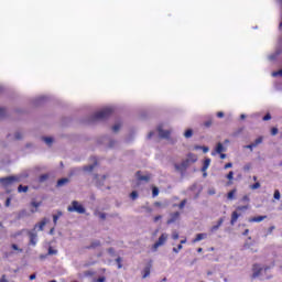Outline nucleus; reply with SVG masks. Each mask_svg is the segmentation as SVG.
<instances>
[{
    "label": "nucleus",
    "instance_id": "obj_1",
    "mask_svg": "<svg viewBox=\"0 0 282 282\" xmlns=\"http://www.w3.org/2000/svg\"><path fill=\"white\" fill-rule=\"evenodd\" d=\"M113 113V108H105L100 111H97L91 117L93 122H96L98 120H107L111 115Z\"/></svg>",
    "mask_w": 282,
    "mask_h": 282
},
{
    "label": "nucleus",
    "instance_id": "obj_2",
    "mask_svg": "<svg viewBox=\"0 0 282 282\" xmlns=\"http://www.w3.org/2000/svg\"><path fill=\"white\" fill-rule=\"evenodd\" d=\"M246 210H250V205L238 206L236 210L232 212L230 220L231 226H235V224H237V220L239 219V217H241L240 213H246Z\"/></svg>",
    "mask_w": 282,
    "mask_h": 282
},
{
    "label": "nucleus",
    "instance_id": "obj_3",
    "mask_svg": "<svg viewBox=\"0 0 282 282\" xmlns=\"http://www.w3.org/2000/svg\"><path fill=\"white\" fill-rule=\"evenodd\" d=\"M68 213H78V215H85L86 209L78 200H73L72 205L67 207Z\"/></svg>",
    "mask_w": 282,
    "mask_h": 282
},
{
    "label": "nucleus",
    "instance_id": "obj_4",
    "mask_svg": "<svg viewBox=\"0 0 282 282\" xmlns=\"http://www.w3.org/2000/svg\"><path fill=\"white\" fill-rule=\"evenodd\" d=\"M0 182L2 183V186L4 188H9V186H12L13 184H17V182H19V177L17 176L2 177L0 178Z\"/></svg>",
    "mask_w": 282,
    "mask_h": 282
},
{
    "label": "nucleus",
    "instance_id": "obj_5",
    "mask_svg": "<svg viewBox=\"0 0 282 282\" xmlns=\"http://www.w3.org/2000/svg\"><path fill=\"white\" fill-rule=\"evenodd\" d=\"M167 239H169V234H162L159 237V240L152 247L154 252L160 248V246H164V243H166Z\"/></svg>",
    "mask_w": 282,
    "mask_h": 282
},
{
    "label": "nucleus",
    "instance_id": "obj_6",
    "mask_svg": "<svg viewBox=\"0 0 282 282\" xmlns=\"http://www.w3.org/2000/svg\"><path fill=\"white\" fill-rule=\"evenodd\" d=\"M252 279H258V276H261V272H263V268L259 263H254L252 265Z\"/></svg>",
    "mask_w": 282,
    "mask_h": 282
},
{
    "label": "nucleus",
    "instance_id": "obj_7",
    "mask_svg": "<svg viewBox=\"0 0 282 282\" xmlns=\"http://www.w3.org/2000/svg\"><path fill=\"white\" fill-rule=\"evenodd\" d=\"M188 166H191V162L187 159H185L184 161H182L181 164H175L174 169L176 171H181L182 172V171H186Z\"/></svg>",
    "mask_w": 282,
    "mask_h": 282
},
{
    "label": "nucleus",
    "instance_id": "obj_8",
    "mask_svg": "<svg viewBox=\"0 0 282 282\" xmlns=\"http://www.w3.org/2000/svg\"><path fill=\"white\" fill-rule=\"evenodd\" d=\"M263 219H268V216H256V217L249 218V223L250 224H261V221H263Z\"/></svg>",
    "mask_w": 282,
    "mask_h": 282
},
{
    "label": "nucleus",
    "instance_id": "obj_9",
    "mask_svg": "<svg viewBox=\"0 0 282 282\" xmlns=\"http://www.w3.org/2000/svg\"><path fill=\"white\" fill-rule=\"evenodd\" d=\"M137 177L139 182H150L151 181V175H142L140 171L137 172Z\"/></svg>",
    "mask_w": 282,
    "mask_h": 282
},
{
    "label": "nucleus",
    "instance_id": "obj_10",
    "mask_svg": "<svg viewBox=\"0 0 282 282\" xmlns=\"http://www.w3.org/2000/svg\"><path fill=\"white\" fill-rule=\"evenodd\" d=\"M158 132H159L160 138H165V139L171 138V130H163V129L159 128Z\"/></svg>",
    "mask_w": 282,
    "mask_h": 282
},
{
    "label": "nucleus",
    "instance_id": "obj_11",
    "mask_svg": "<svg viewBox=\"0 0 282 282\" xmlns=\"http://www.w3.org/2000/svg\"><path fill=\"white\" fill-rule=\"evenodd\" d=\"M208 166H210V159H205L204 163H203V167H202L204 177H206V175H207L206 171H208Z\"/></svg>",
    "mask_w": 282,
    "mask_h": 282
},
{
    "label": "nucleus",
    "instance_id": "obj_12",
    "mask_svg": "<svg viewBox=\"0 0 282 282\" xmlns=\"http://www.w3.org/2000/svg\"><path fill=\"white\" fill-rule=\"evenodd\" d=\"M180 219V212H175L171 215V218L167 220V224H175Z\"/></svg>",
    "mask_w": 282,
    "mask_h": 282
},
{
    "label": "nucleus",
    "instance_id": "obj_13",
    "mask_svg": "<svg viewBox=\"0 0 282 282\" xmlns=\"http://www.w3.org/2000/svg\"><path fill=\"white\" fill-rule=\"evenodd\" d=\"M47 225V218H43L39 224L34 226V228H39V230H44Z\"/></svg>",
    "mask_w": 282,
    "mask_h": 282
},
{
    "label": "nucleus",
    "instance_id": "obj_14",
    "mask_svg": "<svg viewBox=\"0 0 282 282\" xmlns=\"http://www.w3.org/2000/svg\"><path fill=\"white\" fill-rule=\"evenodd\" d=\"M25 217H30V214L26 209H22L18 213L17 219H25Z\"/></svg>",
    "mask_w": 282,
    "mask_h": 282
},
{
    "label": "nucleus",
    "instance_id": "obj_15",
    "mask_svg": "<svg viewBox=\"0 0 282 282\" xmlns=\"http://www.w3.org/2000/svg\"><path fill=\"white\" fill-rule=\"evenodd\" d=\"M208 237L207 234H197L195 239L193 240V243H197L198 241H202L203 239H206Z\"/></svg>",
    "mask_w": 282,
    "mask_h": 282
},
{
    "label": "nucleus",
    "instance_id": "obj_16",
    "mask_svg": "<svg viewBox=\"0 0 282 282\" xmlns=\"http://www.w3.org/2000/svg\"><path fill=\"white\" fill-rule=\"evenodd\" d=\"M29 237H30V243H31V246H36V238H37V235L34 234V232H29Z\"/></svg>",
    "mask_w": 282,
    "mask_h": 282
},
{
    "label": "nucleus",
    "instance_id": "obj_17",
    "mask_svg": "<svg viewBox=\"0 0 282 282\" xmlns=\"http://www.w3.org/2000/svg\"><path fill=\"white\" fill-rule=\"evenodd\" d=\"M223 224H224V218H219L217 225L213 226V227L210 228V231H212V232H216V230H219V227H220Z\"/></svg>",
    "mask_w": 282,
    "mask_h": 282
},
{
    "label": "nucleus",
    "instance_id": "obj_18",
    "mask_svg": "<svg viewBox=\"0 0 282 282\" xmlns=\"http://www.w3.org/2000/svg\"><path fill=\"white\" fill-rule=\"evenodd\" d=\"M187 160H188L189 164H195V162H197V156H196V154L188 153Z\"/></svg>",
    "mask_w": 282,
    "mask_h": 282
},
{
    "label": "nucleus",
    "instance_id": "obj_19",
    "mask_svg": "<svg viewBox=\"0 0 282 282\" xmlns=\"http://www.w3.org/2000/svg\"><path fill=\"white\" fill-rule=\"evenodd\" d=\"M61 217H63V212H61V210H58L56 215H53L54 226H56V224H58V219H61Z\"/></svg>",
    "mask_w": 282,
    "mask_h": 282
},
{
    "label": "nucleus",
    "instance_id": "obj_20",
    "mask_svg": "<svg viewBox=\"0 0 282 282\" xmlns=\"http://www.w3.org/2000/svg\"><path fill=\"white\" fill-rule=\"evenodd\" d=\"M42 204H43L42 202H34V200L31 202V206H33V208H35V209H31V213H36L37 212L36 208L41 207Z\"/></svg>",
    "mask_w": 282,
    "mask_h": 282
},
{
    "label": "nucleus",
    "instance_id": "obj_21",
    "mask_svg": "<svg viewBox=\"0 0 282 282\" xmlns=\"http://www.w3.org/2000/svg\"><path fill=\"white\" fill-rule=\"evenodd\" d=\"M100 246V240H95L90 243V246L87 247L88 250H91V249H96V248H99Z\"/></svg>",
    "mask_w": 282,
    "mask_h": 282
},
{
    "label": "nucleus",
    "instance_id": "obj_22",
    "mask_svg": "<svg viewBox=\"0 0 282 282\" xmlns=\"http://www.w3.org/2000/svg\"><path fill=\"white\" fill-rule=\"evenodd\" d=\"M151 274V265H148L143 269V279H147V276H149Z\"/></svg>",
    "mask_w": 282,
    "mask_h": 282
},
{
    "label": "nucleus",
    "instance_id": "obj_23",
    "mask_svg": "<svg viewBox=\"0 0 282 282\" xmlns=\"http://www.w3.org/2000/svg\"><path fill=\"white\" fill-rule=\"evenodd\" d=\"M69 182V178H59L57 181V187L65 186Z\"/></svg>",
    "mask_w": 282,
    "mask_h": 282
},
{
    "label": "nucleus",
    "instance_id": "obj_24",
    "mask_svg": "<svg viewBox=\"0 0 282 282\" xmlns=\"http://www.w3.org/2000/svg\"><path fill=\"white\" fill-rule=\"evenodd\" d=\"M47 180H50V174H42V175H40V177H39V182H40L41 184H43V182H47Z\"/></svg>",
    "mask_w": 282,
    "mask_h": 282
},
{
    "label": "nucleus",
    "instance_id": "obj_25",
    "mask_svg": "<svg viewBox=\"0 0 282 282\" xmlns=\"http://www.w3.org/2000/svg\"><path fill=\"white\" fill-rule=\"evenodd\" d=\"M263 143V137H259L258 139L254 140L253 148L256 149V147H259V144Z\"/></svg>",
    "mask_w": 282,
    "mask_h": 282
},
{
    "label": "nucleus",
    "instance_id": "obj_26",
    "mask_svg": "<svg viewBox=\"0 0 282 282\" xmlns=\"http://www.w3.org/2000/svg\"><path fill=\"white\" fill-rule=\"evenodd\" d=\"M234 177H235V172L230 171V172L227 174V180H229L228 185L232 184Z\"/></svg>",
    "mask_w": 282,
    "mask_h": 282
},
{
    "label": "nucleus",
    "instance_id": "obj_27",
    "mask_svg": "<svg viewBox=\"0 0 282 282\" xmlns=\"http://www.w3.org/2000/svg\"><path fill=\"white\" fill-rule=\"evenodd\" d=\"M236 193H237V189H231V191L227 194V199H235Z\"/></svg>",
    "mask_w": 282,
    "mask_h": 282
},
{
    "label": "nucleus",
    "instance_id": "obj_28",
    "mask_svg": "<svg viewBox=\"0 0 282 282\" xmlns=\"http://www.w3.org/2000/svg\"><path fill=\"white\" fill-rule=\"evenodd\" d=\"M29 188H30L29 186L19 185L18 192L28 193Z\"/></svg>",
    "mask_w": 282,
    "mask_h": 282
},
{
    "label": "nucleus",
    "instance_id": "obj_29",
    "mask_svg": "<svg viewBox=\"0 0 282 282\" xmlns=\"http://www.w3.org/2000/svg\"><path fill=\"white\" fill-rule=\"evenodd\" d=\"M187 199H183L178 205H174L177 206V208H180V210H183V208L186 206L187 204Z\"/></svg>",
    "mask_w": 282,
    "mask_h": 282
},
{
    "label": "nucleus",
    "instance_id": "obj_30",
    "mask_svg": "<svg viewBox=\"0 0 282 282\" xmlns=\"http://www.w3.org/2000/svg\"><path fill=\"white\" fill-rule=\"evenodd\" d=\"M216 153H224V144L218 143L216 147Z\"/></svg>",
    "mask_w": 282,
    "mask_h": 282
},
{
    "label": "nucleus",
    "instance_id": "obj_31",
    "mask_svg": "<svg viewBox=\"0 0 282 282\" xmlns=\"http://www.w3.org/2000/svg\"><path fill=\"white\" fill-rule=\"evenodd\" d=\"M43 141L46 143V144H52V142H54V139L52 137H44L43 138Z\"/></svg>",
    "mask_w": 282,
    "mask_h": 282
},
{
    "label": "nucleus",
    "instance_id": "obj_32",
    "mask_svg": "<svg viewBox=\"0 0 282 282\" xmlns=\"http://www.w3.org/2000/svg\"><path fill=\"white\" fill-rule=\"evenodd\" d=\"M160 195V189L158 187L152 188V197H158Z\"/></svg>",
    "mask_w": 282,
    "mask_h": 282
},
{
    "label": "nucleus",
    "instance_id": "obj_33",
    "mask_svg": "<svg viewBox=\"0 0 282 282\" xmlns=\"http://www.w3.org/2000/svg\"><path fill=\"white\" fill-rule=\"evenodd\" d=\"M184 138H187V139L193 138V130H191V129L186 130L184 133Z\"/></svg>",
    "mask_w": 282,
    "mask_h": 282
},
{
    "label": "nucleus",
    "instance_id": "obj_34",
    "mask_svg": "<svg viewBox=\"0 0 282 282\" xmlns=\"http://www.w3.org/2000/svg\"><path fill=\"white\" fill-rule=\"evenodd\" d=\"M116 263H117V265H118V270L122 269V258L118 257V258L116 259Z\"/></svg>",
    "mask_w": 282,
    "mask_h": 282
},
{
    "label": "nucleus",
    "instance_id": "obj_35",
    "mask_svg": "<svg viewBox=\"0 0 282 282\" xmlns=\"http://www.w3.org/2000/svg\"><path fill=\"white\" fill-rule=\"evenodd\" d=\"M251 191H257V188H261V183L256 182L253 185L250 186Z\"/></svg>",
    "mask_w": 282,
    "mask_h": 282
},
{
    "label": "nucleus",
    "instance_id": "obj_36",
    "mask_svg": "<svg viewBox=\"0 0 282 282\" xmlns=\"http://www.w3.org/2000/svg\"><path fill=\"white\" fill-rule=\"evenodd\" d=\"M273 197H274V199H281V192L279 189H275Z\"/></svg>",
    "mask_w": 282,
    "mask_h": 282
},
{
    "label": "nucleus",
    "instance_id": "obj_37",
    "mask_svg": "<svg viewBox=\"0 0 282 282\" xmlns=\"http://www.w3.org/2000/svg\"><path fill=\"white\" fill-rule=\"evenodd\" d=\"M48 254H50V256H52V254H58V250H56V249L50 247V248H48Z\"/></svg>",
    "mask_w": 282,
    "mask_h": 282
},
{
    "label": "nucleus",
    "instance_id": "obj_38",
    "mask_svg": "<svg viewBox=\"0 0 282 282\" xmlns=\"http://www.w3.org/2000/svg\"><path fill=\"white\" fill-rule=\"evenodd\" d=\"M12 250H15L17 252H23V249L19 248L18 245H11Z\"/></svg>",
    "mask_w": 282,
    "mask_h": 282
},
{
    "label": "nucleus",
    "instance_id": "obj_39",
    "mask_svg": "<svg viewBox=\"0 0 282 282\" xmlns=\"http://www.w3.org/2000/svg\"><path fill=\"white\" fill-rule=\"evenodd\" d=\"M120 123H117V124H115L113 127H112V131L115 132V133H118L119 131H120Z\"/></svg>",
    "mask_w": 282,
    "mask_h": 282
},
{
    "label": "nucleus",
    "instance_id": "obj_40",
    "mask_svg": "<svg viewBox=\"0 0 282 282\" xmlns=\"http://www.w3.org/2000/svg\"><path fill=\"white\" fill-rule=\"evenodd\" d=\"M172 239H174V241H177V239H180V234L177 231H173Z\"/></svg>",
    "mask_w": 282,
    "mask_h": 282
},
{
    "label": "nucleus",
    "instance_id": "obj_41",
    "mask_svg": "<svg viewBox=\"0 0 282 282\" xmlns=\"http://www.w3.org/2000/svg\"><path fill=\"white\" fill-rule=\"evenodd\" d=\"M130 197L135 200L138 199V193L135 191H133L132 193H130Z\"/></svg>",
    "mask_w": 282,
    "mask_h": 282
},
{
    "label": "nucleus",
    "instance_id": "obj_42",
    "mask_svg": "<svg viewBox=\"0 0 282 282\" xmlns=\"http://www.w3.org/2000/svg\"><path fill=\"white\" fill-rule=\"evenodd\" d=\"M14 138L15 140H23V134L21 132H17Z\"/></svg>",
    "mask_w": 282,
    "mask_h": 282
},
{
    "label": "nucleus",
    "instance_id": "obj_43",
    "mask_svg": "<svg viewBox=\"0 0 282 282\" xmlns=\"http://www.w3.org/2000/svg\"><path fill=\"white\" fill-rule=\"evenodd\" d=\"M94 169H96V163L93 164V165L86 166V167H85V171L91 172V171H94Z\"/></svg>",
    "mask_w": 282,
    "mask_h": 282
},
{
    "label": "nucleus",
    "instance_id": "obj_44",
    "mask_svg": "<svg viewBox=\"0 0 282 282\" xmlns=\"http://www.w3.org/2000/svg\"><path fill=\"white\" fill-rule=\"evenodd\" d=\"M262 120H264V122H267L268 120H272V115L267 113V115L262 118Z\"/></svg>",
    "mask_w": 282,
    "mask_h": 282
},
{
    "label": "nucleus",
    "instance_id": "obj_45",
    "mask_svg": "<svg viewBox=\"0 0 282 282\" xmlns=\"http://www.w3.org/2000/svg\"><path fill=\"white\" fill-rule=\"evenodd\" d=\"M276 133H279V128H272L271 135H276Z\"/></svg>",
    "mask_w": 282,
    "mask_h": 282
},
{
    "label": "nucleus",
    "instance_id": "obj_46",
    "mask_svg": "<svg viewBox=\"0 0 282 282\" xmlns=\"http://www.w3.org/2000/svg\"><path fill=\"white\" fill-rule=\"evenodd\" d=\"M184 247L182 245H178L177 248H173V252H180Z\"/></svg>",
    "mask_w": 282,
    "mask_h": 282
},
{
    "label": "nucleus",
    "instance_id": "obj_47",
    "mask_svg": "<svg viewBox=\"0 0 282 282\" xmlns=\"http://www.w3.org/2000/svg\"><path fill=\"white\" fill-rule=\"evenodd\" d=\"M6 117V108H0V118Z\"/></svg>",
    "mask_w": 282,
    "mask_h": 282
},
{
    "label": "nucleus",
    "instance_id": "obj_48",
    "mask_svg": "<svg viewBox=\"0 0 282 282\" xmlns=\"http://www.w3.org/2000/svg\"><path fill=\"white\" fill-rule=\"evenodd\" d=\"M160 219H162V215L155 216L153 219L154 224H158V221H160Z\"/></svg>",
    "mask_w": 282,
    "mask_h": 282
},
{
    "label": "nucleus",
    "instance_id": "obj_49",
    "mask_svg": "<svg viewBox=\"0 0 282 282\" xmlns=\"http://www.w3.org/2000/svg\"><path fill=\"white\" fill-rule=\"evenodd\" d=\"M272 76H282V69L272 73Z\"/></svg>",
    "mask_w": 282,
    "mask_h": 282
},
{
    "label": "nucleus",
    "instance_id": "obj_50",
    "mask_svg": "<svg viewBox=\"0 0 282 282\" xmlns=\"http://www.w3.org/2000/svg\"><path fill=\"white\" fill-rule=\"evenodd\" d=\"M98 215H99V217H100L101 219H107V214H105V213H99Z\"/></svg>",
    "mask_w": 282,
    "mask_h": 282
},
{
    "label": "nucleus",
    "instance_id": "obj_51",
    "mask_svg": "<svg viewBox=\"0 0 282 282\" xmlns=\"http://www.w3.org/2000/svg\"><path fill=\"white\" fill-rule=\"evenodd\" d=\"M245 149H249L250 151H252L254 149V145L251 143L246 145Z\"/></svg>",
    "mask_w": 282,
    "mask_h": 282
},
{
    "label": "nucleus",
    "instance_id": "obj_52",
    "mask_svg": "<svg viewBox=\"0 0 282 282\" xmlns=\"http://www.w3.org/2000/svg\"><path fill=\"white\" fill-rule=\"evenodd\" d=\"M0 282H9V281H8V278H6V274H3V275L1 276Z\"/></svg>",
    "mask_w": 282,
    "mask_h": 282
},
{
    "label": "nucleus",
    "instance_id": "obj_53",
    "mask_svg": "<svg viewBox=\"0 0 282 282\" xmlns=\"http://www.w3.org/2000/svg\"><path fill=\"white\" fill-rule=\"evenodd\" d=\"M225 169H232V163L225 164Z\"/></svg>",
    "mask_w": 282,
    "mask_h": 282
},
{
    "label": "nucleus",
    "instance_id": "obj_54",
    "mask_svg": "<svg viewBox=\"0 0 282 282\" xmlns=\"http://www.w3.org/2000/svg\"><path fill=\"white\" fill-rule=\"evenodd\" d=\"M273 230H274V226H271V227L269 228V230H268L269 235H272Z\"/></svg>",
    "mask_w": 282,
    "mask_h": 282
},
{
    "label": "nucleus",
    "instance_id": "obj_55",
    "mask_svg": "<svg viewBox=\"0 0 282 282\" xmlns=\"http://www.w3.org/2000/svg\"><path fill=\"white\" fill-rule=\"evenodd\" d=\"M217 118H224V112L221 111L217 112Z\"/></svg>",
    "mask_w": 282,
    "mask_h": 282
},
{
    "label": "nucleus",
    "instance_id": "obj_56",
    "mask_svg": "<svg viewBox=\"0 0 282 282\" xmlns=\"http://www.w3.org/2000/svg\"><path fill=\"white\" fill-rule=\"evenodd\" d=\"M34 279H36V274L33 273L30 275V281H34Z\"/></svg>",
    "mask_w": 282,
    "mask_h": 282
},
{
    "label": "nucleus",
    "instance_id": "obj_57",
    "mask_svg": "<svg viewBox=\"0 0 282 282\" xmlns=\"http://www.w3.org/2000/svg\"><path fill=\"white\" fill-rule=\"evenodd\" d=\"M242 202H250V197L243 196V197H242Z\"/></svg>",
    "mask_w": 282,
    "mask_h": 282
},
{
    "label": "nucleus",
    "instance_id": "obj_58",
    "mask_svg": "<svg viewBox=\"0 0 282 282\" xmlns=\"http://www.w3.org/2000/svg\"><path fill=\"white\" fill-rule=\"evenodd\" d=\"M154 206H156V208H160V206H162V203L155 202V203H154Z\"/></svg>",
    "mask_w": 282,
    "mask_h": 282
},
{
    "label": "nucleus",
    "instance_id": "obj_59",
    "mask_svg": "<svg viewBox=\"0 0 282 282\" xmlns=\"http://www.w3.org/2000/svg\"><path fill=\"white\" fill-rule=\"evenodd\" d=\"M203 153H208V148L207 147H203Z\"/></svg>",
    "mask_w": 282,
    "mask_h": 282
},
{
    "label": "nucleus",
    "instance_id": "obj_60",
    "mask_svg": "<svg viewBox=\"0 0 282 282\" xmlns=\"http://www.w3.org/2000/svg\"><path fill=\"white\" fill-rule=\"evenodd\" d=\"M210 124H213L212 121H206V122H205V127H210Z\"/></svg>",
    "mask_w": 282,
    "mask_h": 282
},
{
    "label": "nucleus",
    "instance_id": "obj_61",
    "mask_svg": "<svg viewBox=\"0 0 282 282\" xmlns=\"http://www.w3.org/2000/svg\"><path fill=\"white\" fill-rule=\"evenodd\" d=\"M248 232H250V230L246 229L242 235L246 237L248 235Z\"/></svg>",
    "mask_w": 282,
    "mask_h": 282
},
{
    "label": "nucleus",
    "instance_id": "obj_62",
    "mask_svg": "<svg viewBox=\"0 0 282 282\" xmlns=\"http://www.w3.org/2000/svg\"><path fill=\"white\" fill-rule=\"evenodd\" d=\"M151 138H153V132H150V133L148 134V139L151 140Z\"/></svg>",
    "mask_w": 282,
    "mask_h": 282
},
{
    "label": "nucleus",
    "instance_id": "obj_63",
    "mask_svg": "<svg viewBox=\"0 0 282 282\" xmlns=\"http://www.w3.org/2000/svg\"><path fill=\"white\" fill-rule=\"evenodd\" d=\"M6 206H10V198L7 199Z\"/></svg>",
    "mask_w": 282,
    "mask_h": 282
},
{
    "label": "nucleus",
    "instance_id": "obj_64",
    "mask_svg": "<svg viewBox=\"0 0 282 282\" xmlns=\"http://www.w3.org/2000/svg\"><path fill=\"white\" fill-rule=\"evenodd\" d=\"M98 282H105V278H99Z\"/></svg>",
    "mask_w": 282,
    "mask_h": 282
}]
</instances>
